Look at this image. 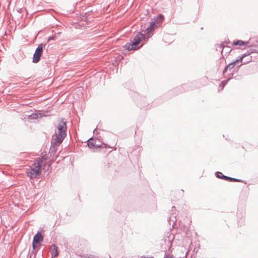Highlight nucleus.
Wrapping results in <instances>:
<instances>
[{
    "mask_svg": "<svg viewBox=\"0 0 258 258\" xmlns=\"http://www.w3.org/2000/svg\"><path fill=\"white\" fill-rule=\"evenodd\" d=\"M43 44L42 43L39 44L35 49V52L33 54L32 60L33 62L37 63L39 61L43 53Z\"/></svg>",
    "mask_w": 258,
    "mask_h": 258,
    "instance_id": "obj_4",
    "label": "nucleus"
},
{
    "mask_svg": "<svg viewBox=\"0 0 258 258\" xmlns=\"http://www.w3.org/2000/svg\"><path fill=\"white\" fill-rule=\"evenodd\" d=\"M44 159L43 158H39L36 162H38L40 164V168H41L42 164L43 162Z\"/></svg>",
    "mask_w": 258,
    "mask_h": 258,
    "instance_id": "obj_21",
    "label": "nucleus"
},
{
    "mask_svg": "<svg viewBox=\"0 0 258 258\" xmlns=\"http://www.w3.org/2000/svg\"><path fill=\"white\" fill-rule=\"evenodd\" d=\"M32 248L33 250L31 253H29V254L30 255V258H32V255H34L33 258H35L36 257V255L37 254V249L40 248V243L38 244L36 243H33V241H32Z\"/></svg>",
    "mask_w": 258,
    "mask_h": 258,
    "instance_id": "obj_8",
    "label": "nucleus"
},
{
    "mask_svg": "<svg viewBox=\"0 0 258 258\" xmlns=\"http://www.w3.org/2000/svg\"><path fill=\"white\" fill-rule=\"evenodd\" d=\"M142 39H147L145 36L141 33L138 32L134 37L131 43H126L124 46V48L128 51L132 50H137L141 47L138 46Z\"/></svg>",
    "mask_w": 258,
    "mask_h": 258,
    "instance_id": "obj_2",
    "label": "nucleus"
},
{
    "mask_svg": "<svg viewBox=\"0 0 258 258\" xmlns=\"http://www.w3.org/2000/svg\"><path fill=\"white\" fill-rule=\"evenodd\" d=\"M252 60L251 57H250L249 58L245 61L243 62L242 59L239 57L238 59H236L235 60L232 61L231 62L229 63V66H233L234 67L235 65H237V67L239 68L241 67L243 64H245L249 62H250Z\"/></svg>",
    "mask_w": 258,
    "mask_h": 258,
    "instance_id": "obj_7",
    "label": "nucleus"
},
{
    "mask_svg": "<svg viewBox=\"0 0 258 258\" xmlns=\"http://www.w3.org/2000/svg\"><path fill=\"white\" fill-rule=\"evenodd\" d=\"M256 52H258V49H255L254 47H253L252 48L250 49L249 50H247L245 53L243 54L241 56H240V57L242 59V60H243V58L245 57L246 56H249L251 53Z\"/></svg>",
    "mask_w": 258,
    "mask_h": 258,
    "instance_id": "obj_12",
    "label": "nucleus"
},
{
    "mask_svg": "<svg viewBox=\"0 0 258 258\" xmlns=\"http://www.w3.org/2000/svg\"><path fill=\"white\" fill-rule=\"evenodd\" d=\"M234 67L233 66H229V64H227L224 68V70L223 71V74H224L228 70V69H229V70L233 69Z\"/></svg>",
    "mask_w": 258,
    "mask_h": 258,
    "instance_id": "obj_19",
    "label": "nucleus"
},
{
    "mask_svg": "<svg viewBox=\"0 0 258 258\" xmlns=\"http://www.w3.org/2000/svg\"><path fill=\"white\" fill-rule=\"evenodd\" d=\"M95 140L91 137L87 141V146L90 149L94 148L95 147Z\"/></svg>",
    "mask_w": 258,
    "mask_h": 258,
    "instance_id": "obj_15",
    "label": "nucleus"
},
{
    "mask_svg": "<svg viewBox=\"0 0 258 258\" xmlns=\"http://www.w3.org/2000/svg\"><path fill=\"white\" fill-rule=\"evenodd\" d=\"M57 132L52 136V142L54 144L60 145L67 136V126L64 119L62 118L57 125Z\"/></svg>",
    "mask_w": 258,
    "mask_h": 258,
    "instance_id": "obj_1",
    "label": "nucleus"
},
{
    "mask_svg": "<svg viewBox=\"0 0 258 258\" xmlns=\"http://www.w3.org/2000/svg\"><path fill=\"white\" fill-rule=\"evenodd\" d=\"M230 182H241V180L228 176V180Z\"/></svg>",
    "mask_w": 258,
    "mask_h": 258,
    "instance_id": "obj_17",
    "label": "nucleus"
},
{
    "mask_svg": "<svg viewBox=\"0 0 258 258\" xmlns=\"http://www.w3.org/2000/svg\"><path fill=\"white\" fill-rule=\"evenodd\" d=\"M50 252H51L52 258L56 257L58 256V254H59L58 251V247L55 244H52L51 245Z\"/></svg>",
    "mask_w": 258,
    "mask_h": 258,
    "instance_id": "obj_10",
    "label": "nucleus"
},
{
    "mask_svg": "<svg viewBox=\"0 0 258 258\" xmlns=\"http://www.w3.org/2000/svg\"><path fill=\"white\" fill-rule=\"evenodd\" d=\"M228 80H226V81H222V83H221V84L220 85V86L222 87V88H223L225 85L226 84V83H227Z\"/></svg>",
    "mask_w": 258,
    "mask_h": 258,
    "instance_id": "obj_23",
    "label": "nucleus"
},
{
    "mask_svg": "<svg viewBox=\"0 0 258 258\" xmlns=\"http://www.w3.org/2000/svg\"><path fill=\"white\" fill-rule=\"evenodd\" d=\"M43 240V236L41 233L38 232L33 237V243H38L39 244Z\"/></svg>",
    "mask_w": 258,
    "mask_h": 258,
    "instance_id": "obj_9",
    "label": "nucleus"
},
{
    "mask_svg": "<svg viewBox=\"0 0 258 258\" xmlns=\"http://www.w3.org/2000/svg\"><path fill=\"white\" fill-rule=\"evenodd\" d=\"M51 145L50 148L49 153H50L51 156L54 155L57 151V147L59 145H56L54 144L53 143H52V140L51 141Z\"/></svg>",
    "mask_w": 258,
    "mask_h": 258,
    "instance_id": "obj_13",
    "label": "nucleus"
},
{
    "mask_svg": "<svg viewBox=\"0 0 258 258\" xmlns=\"http://www.w3.org/2000/svg\"><path fill=\"white\" fill-rule=\"evenodd\" d=\"M44 116L45 115L43 113L39 112L32 113L31 115L28 116V118L30 119H36L38 118H41Z\"/></svg>",
    "mask_w": 258,
    "mask_h": 258,
    "instance_id": "obj_11",
    "label": "nucleus"
},
{
    "mask_svg": "<svg viewBox=\"0 0 258 258\" xmlns=\"http://www.w3.org/2000/svg\"><path fill=\"white\" fill-rule=\"evenodd\" d=\"M109 258H111V257H110V255H109Z\"/></svg>",
    "mask_w": 258,
    "mask_h": 258,
    "instance_id": "obj_30",
    "label": "nucleus"
},
{
    "mask_svg": "<svg viewBox=\"0 0 258 258\" xmlns=\"http://www.w3.org/2000/svg\"><path fill=\"white\" fill-rule=\"evenodd\" d=\"M164 19V16L162 14H159L158 17L155 19L157 21V23H159L163 21Z\"/></svg>",
    "mask_w": 258,
    "mask_h": 258,
    "instance_id": "obj_18",
    "label": "nucleus"
},
{
    "mask_svg": "<svg viewBox=\"0 0 258 258\" xmlns=\"http://www.w3.org/2000/svg\"><path fill=\"white\" fill-rule=\"evenodd\" d=\"M60 34V32H58V33H57V35H59V34Z\"/></svg>",
    "mask_w": 258,
    "mask_h": 258,
    "instance_id": "obj_28",
    "label": "nucleus"
},
{
    "mask_svg": "<svg viewBox=\"0 0 258 258\" xmlns=\"http://www.w3.org/2000/svg\"><path fill=\"white\" fill-rule=\"evenodd\" d=\"M101 147V145H96L95 144V147L94 148H95L96 149H97L98 148H100Z\"/></svg>",
    "mask_w": 258,
    "mask_h": 258,
    "instance_id": "obj_26",
    "label": "nucleus"
},
{
    "mask_svg": "<svg viewBox=\"0 0 258 258\" xmlns=\"http://www.w3.org/2000/svg\"><path fill=\"white\" fill-rule=\"evenodd\" d=\"M141 258H154V257H142Z\"/></svg>",
    "mask_w": 258,
    "mask_h": 258,
    "instance_id": "obj_27",
    "label": "nucleus"
},
{
    "mask_svg": "<svg viewBox=\"0 0 258 258\" xmlns=\"http://www.w3.org/2000/svg\"><path fill=\"white\" fill-rule=\"evenodd\" d=\"M157 24V21L156 20L150 23L149 25L147 27L145 31L146 34L148 35L147 39H148V38L152 35V32L158 27Z\"/></svg>",
    "mask_w": 258,
    "mask_h": 258,
    "instance_id": "obj_6",
    "label": "nucleus"
},
{
    "mask_svg": "<svg viewBox=\"0 0 258 258\" xmlns=\"http://www.w3.org/2000/svg\"><path fill=\"white\" fill-rule=\"evenodd\" d=\"M183 86H186V85H183Z\"/></svg>",
    "mask_w": 258,
    "mask_h": 258,
    "instance_id": "obj_29",
    "label": "nucleus"
},
{
    "mask_svg": "<svg viewBox=\"0 0 258 258\" xmlns=\"http://www.w3.org/2000/svg\"><path fill=\"white\" fill-rule=\"evenodd\" d=\"M228 42L224 41L221 44L216 46V50H221L222 55H224L223 53H225L224 55H228L232 50V49L230 46H227Z\"/></svg>",
    "mask_w": 258,
    "mask_h": 258,
    "instance_id": "obj_5",
    "label": "nucleus"
},
{
    "mask_svg": "<svg viewBox=\"0 0 258 258\" xmlns=\"http://www.w3.org/2000/svg\"><path fill=\"white\" fill-rule=\"evenodd\" d=\"M215 175L218 178L224 179L227 181L228 180V176L223 175L221 172L217 171L215 173Z\"/></svg>",
    "mask_w": 258,
    "mask_h": 258,
    "instance_id": "obj_16",
    "label": "nucleus"
},
{
    "mask_svg": "<svg viewBox=\"0 0 258 258\" xmlns=\"http://www.w3.org/2000/svg\"><path fill=\"white\" fill-rule=\"evenodd\" d=\"M89 258H99L98 256L90 254Z\"/></svg>",
    "mask_w": 258,
    "mask_h": 258,
    "instance_id": "obj_24",
    "label": "nucleus"
},
{
    "mask_svg": "<svg viewBox=\"0 0 258 258\" xmlns=\"http://www.w3.org/2000/svg\"><path fill=\"white\" fill-rule=\"evenodd\" d=\"M33 166H30V171L27 172V175L31 178H37L41 174V168L38 162H34Z\"/></svg>",
    "mask_w": 258,
    "mask_h": 258,
    "instance_id": "obj_3",
    "label": "nucleus"
},
{
    "mask_svg": "<svg viewBox=\"0 0 258 258\" xmlns=\"http://www.w3.org/2000/svg\"><path fill=\"white\" fill-rule=\"evenodd\" d=\"M79 256L82 258H89V255L87 254H81Z\"/></svg>",
    "mask_w": 258,
    "mask_h": 258,
    "instance_id": "obj_22",
    "label": "nucleus"
},
{
    "mask_svg": "<svg viewBox=\"0 0 258 258\" xmlns=\"http://www.w3.org/2000/svg\"><path fill=\"white\" fill-rule=\"evenodd\" d=\"M248 43V41H244L241 40H236L233 41L232 44L235 46H244Z\"/></svg>",
    "mask_w": 258,
    "mask_h": 258,
    "instance_id": "obj_14",
    "label": "nucleus"
},
{
    "mask_svg": "<svg viewBox=\"0 0 258 258\" xmlns=\"http://www.w3.org/2000/svg\"><path fill=\"white\" fill-rule=\"evenodd\" d=\"M56 39V36L54 35V36H49L48 39H47V42H49L51 40H55Z\"/></svg>",
    "mask_w": 258,
    "mask_h": 258,
    "instance_id": "obj_20",
    "label": "nucleus"
},
{
    "mask_svg": "<svg viewBox=\"0 0 258 258\" xmlns=\"http://www.w3.org/2000/svg\"><path fill=\"white\" fill-rule=\"evenodd\" d=\"M257 44H254L253 46H252V47H254L255 49H258V40L256 41Z\"/></svg>",
    "mask_w": 258,
    "mask_h": 258,
    "instance_id": "obj_25",
    "label": "nucleus"
}]
</instances>
